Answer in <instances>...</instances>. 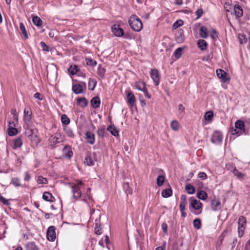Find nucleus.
Listing matches in <instances>:
<instances>
[{"label":"nucleus","mask_w":250,"mask_h":250,"mask_svg":"<svg viewBox=\"0 0 250 250\" xmlns=\"http://www.w3.org/2000/svg\"><path fill=\"white\" fill-rule=\"evenodd\" d=\"M77 104L82 107H85L87 105L88 101L85 98H78L77 99Z\"/></svg>","instance_id":"obj_23"},{"label":"nucleus","mask_w":250,"mask_h":250,"mask_svg":"<svg viewBox=\"0 0 250 250\" xmlns=\"http://www.w3.org/2000/svg\"><path fill=\"white\" fill-rule=\"evenodd\" d=\"M197 197L202 200H205L208 198V194L206 191L201 190L197 192Z\"/></svg>","instance_id":"obj_32"},{"label":"nucleus","mask_w":250,"mask_h":250,"mask_svg":"<svg viewBox=\"0 0 250 250\" xmlns=\"http://www.w3.org/2000/svg\"><path fill=\"white\" fill-rule=\"evenodd\" d=\"M15 124L14 122H9V128H8V135L10 136H14L18 133V130L14 127Z\"/></svg>","instance_id":"obj_15"},{"label":"nucleus","mask_w":250,"mask_h":250,"mask_svg":"<svg viewBox=\"0 0 250 250\" xmlns=\"http://www.w3.org/2000/svg\"><path fill=\"white\" fill-rule=\"evenodd\" d=\"M183 24V21L182 20H179L175 22L173 25V27L174 28L176 29L181 26H182Z\"/></svg>","instance_id":"obj_51"},{"label":"nucleus","mask_w":250,"mask_h":250,"mask_svg":"<svg viewBox=\"0 0 250 250\" xmlns=\"http://www.w3.org/2000/svg\"><path fill=\"white\" fill-rule=\"evenodd\" d=\"M185 107L182 104H180L178 105V110L179 111L181 112V113H184L185 111Z\"/></svg>","instance_id":"obj_63"},{"label":"nucleus","mask_w":250,"mask_h":250,"mask_svg":"<svg viewBox=\"0 0 250 250\" xmlns=\"http://www.w3.org/2000/svg\"><path fill=\"white\" fill-rule=\"evenodd\" d=\"M86 83L83 82L79 83H75L72 85V90L76 94H82L83 92V89H86Z\"/></svg>","instance_id":"obj_5"},{"label":"nucleus","mask_w":250,"mask_h":250,"mask_svg":"<svg viewBox=\"0 0 250 250\" xmlns=\"http://www.w3.org/2000/svg\"><path fill=\"white\" fill-rule=\"evenodd\" d=\"M79 68L76 65H71L68 68V71L70 74L74 75L78 71Z\"/></svg>","instance_id":"obj_30"},{"label":"nucleus","mask_w":250,"mask_h":250,"mask_svg":"<svg viewBox=\"0 0 250 250\" xmlns=\"http://www.w3.org/2000/svg\"><path fill=\"white\" fill-rule=\"evenodd\" d=\"M62 153L63 157L70 158L73 155L71 147L69 146H65L62 149Z\"/></svg>","instance_id":"obj_11"},{"label":"nucleus","mask_w":250,"mask_h":250,"mask_svg":"<svg viewBox=\"0 0 250 250\" xmlns=\"http://www.w3.org/2000/svg\"><path fill=\"white\" fill-rule=\"evenodd\" d=\"M84 163L88 166H93L94 162L89 156H86L84 159Z\"/></svg>","instance_id":"obj_45"},{"label":"nucleus","mask_w":250,"mask_h":250,"mask_svg":"<svg viewBox=\"0 0 250 250\" xmlns=\"http://www.w3.org/2000/svg\"><path fill=\"white\" fill-rule=\"evenodd\" d=\"M85 61L87 65L94 66L97 64V62L91 58L86 59Z\"/></svg>","instance_id":"obj_47"},{"label":"nucleus","mask_w":250,"mask_h":250,"mask_svg":"<svg viewBox=\"0 0 250 250\" xmlns=\"http://www.w3.org/2000/svg\"><path fill=\"white\" fill-rule=\"evenodd\" d=\"M56 228L54 226L49 227L47 230L46 237L47 239L50 241H54L56 238Z\"/></svg>","instance_id":"obj_7"},{"label":"nucleus","mask_w":250,"mask_h":250,"mask_svg":"<svg viewBox=\"0 0 250 250\" xmlns=\"http://www.w3.org/2000/svg\"><path fill=\"white\" fill-rule=\"evenodd\" d=\"M162 229L165 233L167 232V225L166 223H163L162 225Z\"/></svg>","instance_id":"obj_61"},{"label":"nucleus","mask_w":250,"mask_h":250,"mask_svg":"<svg viewBox=\"0 0 250 250\" xmlns=\"http://www.w3.org/2000/svg\"><path fill=\"white\" fill-rule=\"evenodd\" d=\"M203 13V11L202 9H198L196 11V14L197 16V18H198L201 17L202 16Z\"/></svg>","instance_id":"obj_59"},{"label":"nucleus","mask_w":250,"mask_h":250,"mask_svg":"<svg viewBox=\"0 0 250 250\" xmlns=\"http://www.w3.org/2000/svg\"><path fill=\"white\" fill-rule=\"evenodd\" d=\"M171 128L174 131H177L179 128V124L176 120L172 121L170 124Z\"/></svg>","instance_id":"obj_39"},{"label":"nucleus","mask_w":250,"mask_h":250,"mask_svg":"<svg viewBox=\"0 0 250 250\" xmlns=\"http://www.w3.org/2000/svg\"><path fill=\"white\" fill-rule=\"evenodd\" d=\"M134 85L136 89L142 91L146 89V84L143 82H136Z\"/></svg>","instance_id":"obj_24"},{"label":"nucleus","mask_w":250,"mask_h":250,"mask_svg":"<svg viewBox=\"0 0 250 250\" xmlns=\"http://www.w3.org/2000/svg\"><path fill=\"white\" fill-rule=\"evenodd\" d=\"M112 30L113 34L117 37H122L124 33L123 29L120 28L118 25H113Z\"/></svg>","instance_id":"obj_10"},{"label":"nucleus","mask_w":250,"mask_h":250,"mask_svg":"<svg viewBox=\"0 0 250 250\" xmlns=\"http://www.w3.org/2000/svg\"><path fill=\"white\" fill-rule=\"evenodd\" d=\"M32 22L37 26H41L42 23V20L39 17L36 16L33 17Z\"/></svg>","instance_id":"obj_35"},{"label":"nucleus","mask_w":250,"mask_h":250,"mask_svg":"<svg viewBox=\"0 0 250 250\" xmlns=\"http://www.w3.org/2000/svg\"><path fill=\"white\" fill-rule=\"evenodd\" d=\"M11 183L14 185L15 187H21V184L20 179L18 178L14 177L11 179Z\"/></svg>","instance_id":"obj_44"},{"label":"nucleus","mask_w":250,"mask_h":250,"mask_svg":"<svg viewBox=\"0 0 250 250\" xmlns=\"http://www.w3.org/2000/svg\"><path fill=\"white\" fill-rule=\"evenodd\" d=\"M187 204V196L186 195L182 194L180 197V203L179 205L180 210H185Z\"/></svg>","instance_id":"obj_18"},{"label":"nucleus","mask_w":250,"mask_h":250,"mask_svg":"<svg viewBox=\"0 0 250 250\" xmlns=\"http://www.w3.org/2000/svg\"><path fill=\"white\" fill-rule=\"evenodd\" d=\"M165 180L164 175H159L157 178V184L158 186L160 187L163 185Z\"/></svg>","instance_id":"obj_40"},{"label":"nucleus","mask_w":250,"mask_h":250,"mask_svg":"<svg viewBox=\"0 0 250 250\" xmlns=\"http://www.w3.org/2000/svg\"><path fill=\"white\" fill-rule=\"evenodd\" d=\"M107 130L109 131L111 133V134L114 136H117L118 135V130L114 125H109L107 127Z\"/></svg>","instance_id":"obj_27"},{"label":"nucleus","mask_w":250,"mask_h":250,"mask_svg":"<svg viewBox=\"0 0 250 250\" xmlns=\"http://www.w3.org/2000/svg\"><path fill=\"white\" fill-rule=\"evenodd\" d=\"M198 47L202 50H204L206 49L208 43L207 42L204 40H199L197 42Z\"/></svg>","instance_id":"obj_26"},{"label":"nucleus","mask_w":250,"mask_h":250,"mask_svg":"<svg viewBox=\"0 0 250 250\" xmlns=\"http://www.w3.org/2000/svg\"><path fill=\"white\" fill-rule=\"evenodd\" d=\"M233 173L235 176H236L237 178L240 179H243L244 178L245 175L244 174L239 172L238 170H237L235 167H234V169L232 171Z\"/></svg>","instance_id":"obj_36"},{"label":"nucleus","mask_w":250,"mask_h":250,"mask_svg":"<svg viewBox=\"0 0 250 250\" xmlns=\"http://www.w3.org/2000/svg\"><path fill=\"white\" fill-rule=\"evenodd\" d=\"M235 129H231L232 135H235L237 136L245 133L244 122L241 120L237 121L235 123Z\"/></svg>","instance_id":"obj_2"},{"label":"nucleus","mask_w":250,"mask_h":250,"mask_svg":"<svg viewBox=\"0 0 250 250\" xmlns=\"http://www.w3.org/2000/svg\"><path fill=\"white\" fill-rule=\"evenodd\" d=\"M22 145V140L21 138L18 137L15 139L14 141L13 148L16 149L20 147Z\"/></svg>","instance_id":"obj_33"},{"label":"nucleus","mask_w":250,"mask_h":250,"mask_svg":"<svg viewBox=\"0 0 250 250\" xmlns=\"http://www.w3.org/2000/svg\"><path fill=\"white\" fill-rule=\"evenodd\" d=\"M193 226L197 229H199L201 227V221L199 219H195L193 220Z\"/></svg>","instance_id":"obj_43"},{"label":"nucleus","mask_w":250,"mask_h":250,"mask_svg":"<svg viewBox=\"0 0 250 250\" xmlns=\"http://www.w3.org/2000/svg\"><path fill=\"white\" fill-rule=\"evenodd\" d=\"M239 40L241 44H243L247 42V39L245 35H242L239 36Z\"/></svg>","instance_id":"obj_52"},{"label":"nucleus","mask_w":250,"mask_h":250,"mask_svg":"<svg viewBox=\"0 0 250 250\" xmlns=\"http://www.w3.org/2000/svg\"><path fill=\"white\" fill-rule=\"evenodd\" d=\"M144 93V94L147 97L148 99H150L151 98V96L149 94L148 92V91L147 90V89L146 88V89H145L143 91Z\"/></svg>","instance_id":"obj_64"},{"label":"nucleus","mask_w":250,"mask_h":250,"mask_svg":"<svg viewBox=\"0 0 250 250\" xmlns=\"http://www.w3.org/2000/svg\"><path fill=\"white\" fill-rule=\"evenodd\" d=\"M25 247L27 250H38V247L33 242H28Z\"/></svg>","instance_id":"obj_29"},{"label":"nucleus","mask_w":250,"mask_h":250,"mask_svg":"<svg viewBox=\"0 0 250 250\" xmlns=\"http://www.w3.org/2000/svg\"><path fill=\"white\" fill-rule=\"evenodd\" d=\"M185 189L187 193L189 194H192L195 192V188L190 184L186 185Z\"/></svg>","instance_id":"obj_37"},{"label":"nucleus","mask_w":250,"mask_h":250,"mask_svg":"<svg viewBox=\"0 0 250 250\" xmlns=\"http://www.w3.org/2000/svg\"><path fill=\"white\" fill-rule=\"evenodd\" d=\"M85 138L88 143L93 145L95 143V135L92 132L87 131L85 133Z\"/></svg>","instance_id":"obj_13"},{"label":"nucleus","mask_w":250,"mask_h":250,"mask_svg":"<svg viewBox=\"0 0 250 250\" xmlns=\"http://www.w3.org/2000/svg\"><path fill=\"white\" fill-rule=\"evenodd\" d=\"M223 136L221 133L218 131L213 132L211 138V141L214 144H220L222 142Z\"/></svg>","instance_id":"obj_6"},{"label":"nucleus","mask_w":250,"mask_h":250,"mask_svg":"<svg viewBox=\"0 0 250 250\" xmlns=\"http://www.w3.org/2000/svg\"><path fill=\"white\" fill-rule=\"evenodd\" d=\"M200 35L203 38H207L208 37V31L206 26H201L200 29Z\"/></svg>","instance_id":"obj_22"},{"label":"nucleus","mask_w":250,"mask_h":250,"mask_svg":"<svg viewBox=\"0 0 250 250\" xmlns=\"http://www.w3.org/2000/svg\"><path fill=\"white\" fill-rule=\"evenodd\" d=\"M24 118L26 122H30L32 119V112L29 107H26L24 110Z\"/></svg>","instance_id":"obj_14"},{"label":"nucleus","mask_w":250,"mask_h":250,"mask_svg":"<svg viewBox=\"0 0 250 250\" xmlns=\"http://www.w3.org/2000/svg\"><path fill=\"white\" fill-rule=\"evenodd\" d=\"M36 131V130L28 129L26 130L25 133L29 138L32 137Z\"/></svg>","instance_id":"obj_50"},{"label":"nucleus","mask_w":250,"mask_h":250,"mask_svg":"<svg viewBox=\"0 0 250 250\" xmlns=\"http://www.w3.org/2000/svg\"><path fill=\"white\" fill-rule=\"evenodd\" d=\"M42 199L45 201L53 202L55 201V198L49 192H44L42 195Z\"/></svg>","instance_id":"obj_19"},{"label":"nucleus","mask_w":250,"mask_h":250,"mask_svg":"<svg viewBox=\"0 0 250 250\" xmlns=\"http://www.w3.org/2000/svg\"><path fill=\"white\" fill-rule=\"evenodd\" d=\"M98 75L101 77H104L105 73V70L103 67H99L97 71Z\"/></svg>","instance_id":"obj_53"},{"label":"nucleus","mask_w":250,"mask_h":250,"mask_svg":"<svg viewBox=\"0 0 250 250\" xmlns=\"http://www.w3.org/2000/svg\"><path fill=\"white\" fill-rule=\"evenodd\" d=\"M233 9L236 18H240L243 16V11L241 6L238 4H235Z\"/></svg>","instance_id":"obj_12"},{"label":"nucleus","mask_w":250,"mask_h":250,"mask_svg":"<svg viewBox=\"0 0 250 250\" xmlns=\"http://www.w3.org/2000/svg\"><path fill=\"white\" fill-rule=\"evenodd\" d=\"M172 194V190L171 188H167L163 190L162 195L164 198H168Z\"/></svg>","instance_id":"obj_31"},{"label":"nucleus","mask_w":250,"mask_h":250,"mask_svg":"<svg viewBox=\"0 0 250 250\" xmlns=\"http://www.w3.org/2000/svg\"><path fill=\"white\" fill-rule=\"evenodd\" d=\"M246 223L247 221L246 218L243 216H240L238 220V236L240 237H242L244 235Z\"/></svg>","instance_id":"obj_4"},{"label":"nucleus","mask_w":250,"mask_h":250,"mask_svg":"<svg viewBox=\"0 0 250 250\" xmlns=\"http://www.w3.org/2000/svg\"><path fill=\"white\" fill-rule=\"evenodd\" d=\"M128 23L131 29L134 31H140L143 28V24L141 20L135 15L130 17Z\"/></svg>","instance_id":"obj_1"},{"label":"nucleus","mask_w":250,"mask_h":250,"mask_svg":"<svg viewBox=\"0 0 250 250\" xmlns=\"http://www.w3.org/2000/svg\"><path fill=\"white\" fill-rule=\"evenodd\" d=\"M183 53V49L181 47H179L174 52V55L176 59H179L181 57Z\"/></svg>","instance_id":"obj_41"},{"label":"nucleus","mask_w":250,"mask_h":250,"mask_svg":"<svg viewBox=\"0 0 250 250\" xmlns=\"http://www.w3.org/2000/svg\"><path fill=\"white\" fill-rule=\"evenodd\" d=\"M211 208L214 211L219 210L221 208L220 202L216 200H213L211 202Z\"/></svg>","instance_id":"obj_25"},{"label":"nucleus","mask_w":250,"mask_h":250,"mask_svg":"<svg viewBox=\"0 0 250 250\" xmlns=\"http://www.w3.org/2000/svg\"><path fill=\"white\" fill-rule=\"evenodd\" d=\"M150 77L153 80L155 85L157 86L160 83V74L158 70L152 69L150 72Z\"/></svg>","instance_id":"obj_8"},{"label":"nucleus","mask_w":250,"mask_h":250,"mask_svg":"<svg viewBox=\"0 0 250 250\" xmlns=\"http://www.w3.org/2000/svg\"><path fill=\"white\" fill-rule=\"evenodd\" d=\"M105 130L104 128H101L97 130V134L100 137H103L104 135Z\"/></svg>","instance_id":"obj_57"},{"label":"nucleus","mask_w":250,"mask_h":250,"mask_svg":"<svg viewBox=\"0 0 250 250\" xmlns=\"http://www.w3.org/2000/svg\"><path fill=\"white\" fill-rule=\"evenodd\" d=\"M65 131L66 132V133L68 137H74L73 132L72 130L70 128L66 127L65 128Z\"/></svg>","instance_id":"obj_55"},{"label":"nucleus","mask_w":250,"mask_h":250,"mask_svg":"<svg viewBox=\"0 0 250 250\" xmlns=\"http://www.w3.org/2000/svg\"><path fill=\"white\" fill-rule=\"evenodd\" d=\"M70 187L72 189V192L73 193V197L75 199H78L82 196V191L80 188H78L75 184H71Z\"/></svg>","instance_id":"obj_9"},{"label":"nucleus","mask_w":250,"mask_h":250,"mask_svg":"<svg viewBox=\"0 0 250 250\" xmlns=\"http://www.w3.org/2000/svg\"><path fill=\"white\" fill-rule=\"evenodd\" d=\"M24 175H25V177H24L25 181H29L31 177H30V175L28 172H27V171L25 172L24 173Z\"/></svg>","instance_id":"obj_62"},{"label":"nucleus","mask_w":250,"mask_h":250,"mask_svg":"<svg viewBox=\"0 0 250 250\" xmlns=\"http://www.w3.org/2000/svg\"><path fill=\"white\" fill-rule=\"evenodd\" d=\"M101 104V101L98 97H95L93 98L91 100V104L92 106L94 108H98Z\"/></svg>","instance_id":"obj_21"},{"label":"nucleus","mask_w":250,"mask_h":250,"mask_svg":"<svg viewBox=\"0 0 250 250\" xmlns=\"http://www.w3.org/2000/svg\"><path fill=\"white\" fill-rule=\"evenodd\" d=\"M213 117V114L212 111H208L205 113L204 118L206 120L211 121Z\"/></svg>","instance_id":"obj_46"},{"label":"nucleus","mask_w":250,"mask_h":250,"mask_svg":"<svg viewBox=\"0 0 250 250\" xmlns=\"http://www.w3.org/2000/svg\"><path fill=\"white\" fill-rule=\"evenodd\" d=\"M41 46L42 47V50L44 51H47L48 52L49 51V47L48 46H47L46 43L43 42H41Z\"/></svg>","instance_id":"obj_54"},{"label":"nucleus","mask_w":250,"mask_h":250,"mask_svg":"<svg viewBox=\"0 0 250 250\" xmlns=\"http://www.w3.org/2000/svg\"><path fill=\"white\" fill-rule=\"evenodd\" d=\"M37 182L39 184H46L47 183V179L46 178H44L42 176H40L38 177Z\"/></svg>","instance_id":"obj_48"},{"label":"nucleus","mask_w":250,"mask_h":250,"mask_svg":"<svg viewBox=\"0 0 250 250\" xmlns=\"http://www.w3.org/2000/svg\"><path fill=\"white\" fill-rule=\"evenodd\" d=\"M61 121L62 124L67 125L70 123V119L65 114H63L61 117Z\"/></svg>","instance_id":"obj_42"},{"label":"nucleus","mask_w":250,"mask_h":250,"mask_svg":"<svg viewBox=\"0 0 250 250\" xmlns=\"http://www.w3.org/2000/svg\"><path fill=\"white\" fill-rule=\"evenodd\" d=\"M198 177L202 180H205L207 178V176L206 173L204 172H201L199 173Z\"/></svg>","instance_id":"obj_58"},{"label":"nucleus","mask_w":250,"mask_h":250,"mask_svg":"<svg viewBox=\"0 0 250 250\" xmlns=\"http://www.w3.org/2000/svg\"><path fill=\"white\" fill-rule=\"evenodd\" d=\"M20 29L25 39L28 38V35L24 24L22 22L20 23Z\"/></svg>","instance_id":"obj_38"},{"label":"nucleus","mask_w":250,"mask_h":250,"mask_svg":"<svg viewBox=\"0 0 250 250\" xmlns=\"http://www.w3.org/2000/svg\"><path fill=\"white\" fill-rule=\"evenodd\" d=\"M191 207L195 210H199L202 208V204L200 201L193 199L190 203Z\"/></svg>","instance_id":"obj_17"},{"label":"nucleus","mask_w":250,"mask_h":250,"mask_svg":"<svg viewBox=\"0 0 250 250\" xmlns=\"http://www.w3.org/2000/svg\"><path fill=\"white\" fill-rule=\"evenodd\" d=\"M127 103L132 106L134 104L136 99L134 94L132 92H129L127 95Z\"/></svg>","instance_id":"obj_20"},{"label":"nucleus","mask_w":250,"mask_h":250,"mask_svg":"<svg viewBox=\"0 0 250 250\" xmlns=\"http://www.w3.org/2000/svg\"><path fill=\"white\" fill-rule=\"evenodd\" d=\"M216 74L217 77L222 79L224 82H226L228 80L229 81V79L226 78L227 73L224 70L221 69L216 70Z\"/></svg>","instance_id":"obj_16"},{"label":"nucleus","mask_w":250,"mask_h":250,"mask_svg":"<svg viewBox=\"0 0 250 250\" xmlns=\"http://www.w3.org/2000/svg\"><path fill=\"white\" fill-rule=\"evenodd\" d=\"M71 184H75V185L78 188H81L84 186V184L81 180H75L74 182L72 183Z\"/></svg>","instance_id":"obj_49"},{"label":"nucleus","mask_w":250,"mask_h":250,"mask_svg":"<svg viewBox=\"0 0 250 250\" xmlns=\"http://www.w3.org/2000/svg\"><path fill=\"white\" fill-rule=\"evenodd\" d=\"M97 81L92 78H89L88 80V88L90 90H93L96 85Z\"/></svg>","instance_id":"obj_28"},{"label":"nucleus","mask_w":250,"mask_h":250,"mask_svg":"<svg viewBox=\"0 0 250 250\" xmlns=\"http://www.w3.org/2000/svg\"><path fill=\"white\" fill-rule=\"evenodd\" d=\"M212 34H211L210 35V37H211V38L213 40H216L218 38V32H217V31H216L215 29H213L212 30Z\"/></svg>","instance_id":"obj_56"},{"label":"nucleus","mask_w":250,"mask_h":250,"mask_svg":"<svg viewBox=\"0 0 250 250\" xmlns=\"http://www.w3.org/2000/svg\"><path fill=\"white\" fill-rule=\"evenodd\" d=\"M34 97L36 99H37L40 100V101L42 100V97L41 94L39 92L36 93L34 95Z\"/></svg>","instance_id":"obj_60"},{"label":"nucleus","mask_w":250,"mask_h":250,"mask_svg":"<svg viewBox=\"0 0 250 250\" xmlns=\"http://www.w3.org/2000/svg\"><path fill=\"white\" fill-rule=\"evenodd\" d=\"M48 141L49 146L54 148L56 144L63 141V137L60 133L57 132L49 137Z\"/></svg>","instance_id":"obj_3"},{"label":"nucleus","mask_w":250,"mask_h":250,"mask_svg":"<svg viewBox=\"0 0 250 250\" xmlns=\"http://www.w3.org/2000/svg\"><path fill=\"white\" fill-rule=\"evenodd\" d=\"M90 188H88L87 191L86 192L85 195L83 197V201H84L85 202L87 203L88 200L92 201V196L90 195Z\"/></svg>","instance_id":"obj_34"}]
</instances>
